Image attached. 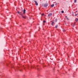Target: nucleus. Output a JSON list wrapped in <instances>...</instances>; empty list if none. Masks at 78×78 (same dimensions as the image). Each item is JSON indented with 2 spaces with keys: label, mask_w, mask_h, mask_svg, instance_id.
<instances>
[{
  "label": "nucleus",
  "mask_w": 78,
  "mask_h": 78,
  "mask_svg": "<svg viewBox=\"0 0 78 78\" xmlns=\"http://www.w3.org/2000/svg\"><path fill=\"white\" fill-rule=\"evenodd\" d=\"M75 25H73V27H75Z\"/></svg>",
  "instance_id": "a211bd4d"
},
{
  "label": "nucleus",
  "mask_w": 78,
  "mask_h": 78,
  "mask_svg": "<svg viewBox=\"0 0 78 78\" xmlns=\"http://www.w3.org/2000/svg\"><path fill=\"white\" fill-rule=\"evenodd\" d=\"M74 25H75V23H74Z\"/></svg>",
  "instance_id": "f3484780"
},
{
  "label": "nucleus",
  "mask_w": 78,
  "mask_h": 78,
  "mask_svg": "<svg viewBox=\"0 0 78 78\" xmlns=\"http://www.w3.org/2000/svg\"><path fill=\"white\" fill-rule=\"evenodd\" d=\"M55 22H57V21H58V20H57V19H55Z\"/></svg>",
  "instance_id": "9d476101"
},
{
  "label": "nucleus",
  "mask_w": 78,
  "mask_h": 78,
  "mask_svg": "<svg viewBox=\"0 0 78 78\" xmlns=\"http://www.w3.org/2000/svg\"><path fill=\"white\" fill-rule=\"evenodd\" d=\"M55 5L54 4H52L51 5V7H53Z\"/></svg>",
  "instance_id": "6e6552de"
},
{
  "label": "nucleus",
  "mask_w": 78,
  "mask_h": 78,
  "mask_svg": "<svg viewBox=\"0 0 78 78\" xmlns=\"http://www.w3.org/2000/svg\"><path fill=\"white\" fill-rule=\"evenodd\" d=\"M54 22H55V21H52L51 23V25H54Z\"/></svg>",
  "instance_id": "39448f33"
},
{
  "label": "nucleus",
  "mask_w": 78,
  "mask_h": 78,
  "mask_svg": "<svg viewBox=\"0 0 78 78\" xmlns=\"http://www.w3.org/2000/svg\"><path fill=\"white\" fill-rule=\"evenodd\" d=\"M76 0H74V2L76 3Z\"/></svg>",
  "instance_id": "f8f14e48"
},
{
  "label": "nucleus",
  "mask_w": 78,
  "mask_h": 78,
  "mask_svg": "<svg viewBox=\"0 0 78 78\" xmlns=\"http://www.w3.org/2000/svg\"><path fill=\"white\" fill-rule=\"evenodd\" d=\"M52 15H53L52 13H50L49 14H48V17H51V16Z\"/></svg>",
  "instance_id": "7ed1b4c3"
},
{
  "label": "nucleus",
  "mask_w": 78,
  "mask_h": 78,
  "mask_svg": "<svg viewBox=\"0 0 78 78\" xmlns=\"http://www.w3.org/2000/svg\"><path fill=\"white\" fill-rule=\"evenodd\" d=\"M77 11H76V12H77Z\"/></svg>",
  "instance_id": "aec40b11"
},
{
  "label": "nucleus",
  "mask_w": 78,
  "mask_h": 78,
  "mask_svg": "<svg viewBox=\"0 0 78 78\" xmlns=\"http://www.w3.org/2000/svg\"><path fill=\"white\" fill-rule=\"evenodd\" d=\"M20 71L21 72H22V70H20Z\"/></svg>",
  "instance_id": "412c9836"
},
{
  "label": "nucleus",
  "mask_w": 78,
  "mask_h": 78,
  "mask_svg": "<svg viewBox=\"0 0 78 78\" xmlns=\"http://www.w3.org/2000/svg\"><path fill=\"white\" fill-rule=\"evenodd\" d=\"M66 17H67V16H66Z\"/></svg>",
  "instance_id": "5701e85b"
},
{
  "label": "nucleus",
  "mask_w": 78,
  "mask_h": 78,
  "mask_svg": "<svg viewBox=\"0 0 78 78\" xmlns=\"http://www.w3.org/2000/svg\"><path fill=\"white\" fill-rule=\"evenodd\" d=\"M26 12V10L25 9H24L23 10V14L25 13V12Z\"/></svg>",
  "instance_id": "0eeeda50"
},
{
  "label": "nucleus",
  "mask_w": 78,
  "mask_h": 78,
  "mask_svg": "<svg viewBox=\"0 0 78 78\" xmlns=\"http://www.w3.org/2000/svg\"><path fill=\"white\" fill-rule=\"evenodd\" d=\"M61 13H64V11H61Z\"/></svg>",
  "instance_id": "4468645a"
},
{
  "label": "nucleus",
  "mask_w": 78,
  "mask_h": 78,
  "mask_svg": "<svg viewBox=\"0 0 78 78\" xmlns=\"http://www.w3.org/2000/svg\"><path fill=\"white\" fill-rule=\"evenodd\" d=\"M75 20H76V21H78V18H76V19H75Z\"/></svg>",
  "instance_id": "9b49d317"
},
{
  "label": "nucleus",
  "mask_w": 78,
  "mask_h": 78,
  "mask_svg": "<svg viewBox=\"0 0 78 78\" xmlns=\"http://www.w3.org/2000/svg\"><path fill=\"white\" fill-rule=\"evenodd\" d=\"M22 18H23L24 19H25V18H26V17H25V16H24L23 15H22Z\"/></svg>",
  "instance_id": "423d86ee"
},
{
  "label": "nucleus",
  "mask_w": 78,
  "mask_h": 78,
  "mask_svg": "<svg viewBox=\"0 0 78 78\" xmlns=\"http://www.w3.org/2000/svg\"><path fill=\"white\" fill-rule=\"evenodd\" d=\"M34 2L35 3L36 6H37V5H38V3L36 1H34Z\"/></svg>",
  "instance_id": "20e7f679"
},
{
  "label": "nucleus",
  "mask_w": 78,
  "mask_h": 78,
  "mask_svg": "<svg viewBox=\"0 0 78 78\" xmlns=\"http://www.w3.org/2000/svg\"><path fill=\"white\" fill-rule=\"evenodd\" d=\"M57 5V3H55V5Z\"/></svg>",
  "instance_id": "dca6fc26"
},
{
  "label": "nucleus",
  "mask_w": 78,
  "mask_h": 78,
  "mask_svg": "<svg viewBox=\"0 0 78 78\" xmlns=\"http://www.w3.org/2000/svg\"><path fill=\"white\" fill-rule=\"evenodd\" d=\"M16 13H18L20 14V15H21V16L23 15L22 13V12H20L19 11H18L17 12H16Z\"/></svg>",
  "instance_id": "f257e3e1"
},
{
  "label": "nucleus",
  "mask_w": 78,
  "mask_h": 78,
  "mask_svg": "<svg viewBox=\"0 0 78 78\" xmlns=\"http://www.w3.org/2000/svg\"><path fill=\"white\" fill-rule=\"evenodd\" d=\"M48 6V3L44 4L43 5V6H44V7H47Z\"/></svg>",
  "instance_id": "f03ea898"
},
{
  "label": "nucleus",
  "mask_w": 78,
  "mask_h": 78,
  "mask_svg": "<svg viewBox=\"0 0 78 78\" xmlns=\"http://www.w3.org/2000/svg\"><path fill=\"white\" fill-rule=\"evenodd\" d=\"M42 16H44V13H43L41 14Z\"/></svg>",
  "instance_id": "ddd939ff"
},
{
  "label": "nucleus",
  "mask_w": 78,
  "mask_h": 78,
  "mask_svg": "<svg viewBox=\"0 0 78 78\" xmlns=\"http://www.w3.org/2000/svg\"><path fill=\"white\" fill-rule=\"evenodd\" d=\"M58 27V25H56V26L55 27V28H57Z\"/></svg>",
  "instance_id": "1a4fd4ad"
},
{
  "label": "nucleus",
  "mask_w": 78,
  "mask_h": 78,
  "mask_svg": "<svg viewBox=\"0 0 78 78\" xmlns=\"http://www.w3.org/2000/svg\"><path fill=\"white\" fill-rule=\"evenodd\" d=\"M67 19H68V18H67Z\"/></svg>",
  "instance_id": "4be33fe9"
},
{
  "label": "nucleus",
  "mask_w": 78,
  "mask_h": 78,
  "mask_svg": "<svg viewBox=\"0 0 78 78\" xmlns=\"http://www.w3.org/2000/svg\"><path fill=\"white\" fill-rule=\"evenodd\" d=\"M75 16H77V14H76L75 15Z\"/></svg>",
  "instance_id": "6ab92c4d"
},
{
  "label": "nucleus",
  "mask_w": 78,
  "mask_h": 78,
  "mask_svg": "<svg viewBox=\"0 0 78 78\" xmlns=\"http://www.w3.org/2000/svg\"><path fill=\"white\" fill-rule=\"evenodd\" d=\"M46 21H43V22H44V23H45V22H46Z\"/></svg>",
  "instance_id": "2eb2a0df"
}]
</instances>
